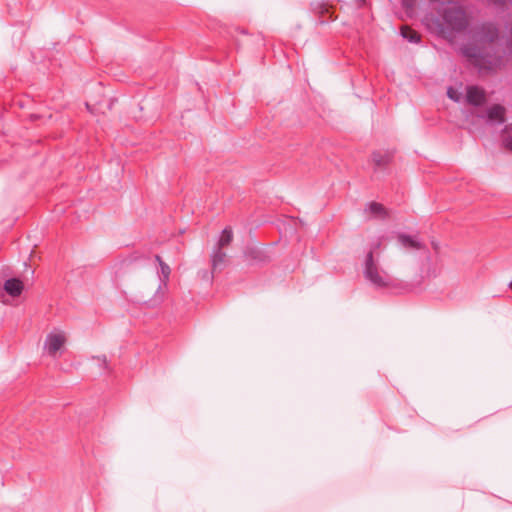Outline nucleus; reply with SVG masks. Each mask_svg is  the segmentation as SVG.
Masks as SVG:
<instances>
[{"mask_svg":"<svg viewBox=\"0 0 512 512\" xmlns=\"http://www.w3.org/2000/svg\"><path fill=\"white\" fill-rule=\"evenodd\" d=\"M233 241V230L230 226L225 227L222 230L220 238L214 247H219V249H223L231 244Z\"/></svg>","mask_w":512,"mask_h":512,"instance_id":"nucleus-13","label":"nucleus"},{"mask_svg":"<svg viewBox=\"0 0 512 512\" xmlns=\"http://www.w3.org/2000/svg\"><path fill=\"white\" fill-rule=\"evenodd\" d=\"M244 261L250 266H263L271 261L266 250L258 245H248L243 251Z\"/></svg>","mask_w":512,"mask_h":512,"instance_id":"nucleus-4","label":"nucleus"},{"mask_svg":"<svg viewBox=\"0 0 512 512\" xmlns=\"http://www.w3.org/2000/svg\"><path fill=\"white\" fill-rule=\"evenodd\" d=\"M482 34L489 43H493L499 37V31L493 24H484L481 28Z\"/></svg>","mask_w":512,"mask_h":512,"instance_id":"nucleus-14","label":"nucleus"},{"mask_svg":"<svg viewBox=\"0 0 512 512\" xmlns=\"http://www.w3.org/2000/svg\"><path fill=\"white\" fill-rule=\"evenodd\" d=\"M509 288L512 290V281L509 283Z\"/></svg>","mask_w":512,"mask_h":512,"instance_id":"nucleus-25","label":"nucleus"},{"mask_svg":"<svg viewBox=\"0 0 512 512\" xmlns=\"http://www.w3.org/2000/svg\"><path fill=\"white\" fill-rule=\"evenodd\" d=\"M94 359H97L98 361H101V365L103 366L104 369H109V365H108V362H107V358L105 355L103 356H95L93 357Z\"/></svg>","mask_w":512,"mask_h":512,"instance_id":"nucleus-23","label":"nucleus"},{"mask_svg":"<svg viewBox=\"0 0 512 512\" xmlns=\"http://www.w3.org/2000/svg\"><path fill=\"white\" fill-rule=\"evenodd\" d=\"M66 337L63 333H49L44 342V348L51 357H55L57 352L63 347Z\"/></svg>","mask_w":512,"mask_h":512,"instance_id":"nucleus-5","label":"nucleus"},{"mask_svg":"<svg viewBox=\"0 0 512 512\" xmlns=\"http://www.w3.org/2000/svg\"><path fill=\"white\" fill-rule=\"evenodd\" d=\"M461 54L467 59L468 63L481 71H491L495 64L494 55L485 47L468 44L461 49Z\"/></svg>","mask_w":512,"mask_h":512,"instance_id":"nucleus-3","label":"nucleus"},{"mask_svg":"<svg viewBox=\"0 0 512 512\" xmlns=\"http://www.w3.org/2000/svg\"><path fill=\"white\" fill-rule=\"evenodd\" d=\"M441 18L443 24L441 25V32L446 33H461L465 31L469 25V20L465 9L457 4L448 6L442 10Z\"/></svg>","mask_w":512,"mask_h":512,"instance_id":"nucleus-2","label":"nucleus"},{"mask_svg":"<svg viewBox=\"0 0 512 512\" xmlns=\"http://www.w3.org/2000/svg\"><path fill=\"white\" fill-rule=\"evenodd\" d=\"M148 260H149L148 255H146L144 253H140L138 251H135V252L131 253L130 255H128L125 259L122 260L121 266L124 269H129L131 266H133L137 262H146Z\"/></svg>","mask_w":512,"mask_h":512,"instance_id":"nucleus-12","label":"nucleus"},{"mask_svg":"<svg viewBox=\"0 0 512 512\" xmlns=\"http://www.w3.org/2000/svg\"><path fill=\"white\" fill-rule=\"evenodd\" d=\"M466 101L472 106H481L486 101L485 91L478 86H468L466 92Z\"/></svg>","mask_w":512,"mask_h":512,"instance_id":"nucleus-8","label":"nucleus"},{"mask_svg":"<svg viewBox=\"0 0 512 512\" xmlns=\"http://www.w3.org/2000/svg\"><path fill=\"white\" fill-rule=\"evenodd\" d=\"M394 158L393 150H375L371 153V160L374 164V170L385 169L390 165Z\"/></svg>","mask_w":512,"mask_h":512,"instance_id":"nucleus-6","label":"nucleus"},{"mask_svg":"<svg viewBox=\"0 0 512 512\" xmlns=\"http://www.w3.org/2000/svg\"><path fill=\"white\" fill-rule=\"evenodd\" d=\"M503 144L506 149L512 151V136L504 137Z\"/></svg>","mask_w":512,"mask_h":512,"instance_id":"nucleus-22","label":"nucleus"},{"mask_svg":"<svg viewBox=\"0 0 512 512\" xmlns=\"http://www.w3.org/2000/svg\"><path fill=\"white\" fill-rule=\"evenodd\" d=\"M160 266V271H161V283L166 286L167 285V282L169 281V277H170V274H171V269L169 267V265L165 262H161V264H159Z\"/></svg>","mask_w":512,"mask_h":512,"instance_id":"nucleus-17","label":"nucleus"},{"mask_svg":"<svg viewBox=\"0 0 512 512\" xmlns=\"http://www.w3.org/2000/svg\"><path fill=\"white\" fill-rule=\"evenodd\" d=\"M487 119L492 122L504 123L505 121V108L500 104H494L488 108Z\"/></svg>","mask_w":512,"mask_h":512,"instance_id":"nucleus-11","label":"nucleus"},{"mask_svg":"<svg viewBox=\"0 0 512 512\" xmlns=\"http://www.w3.org/2000/svg\"><path fill=\"white\" fill-rule=\"evenodd\" d=\"M447 96L455 102H459L461 99V94L453 87L447 89Z\"/></svg>","mask_w":512,"mask_h":512,"instance_id":"nucleus-20","label":"nucleus"},{"mask_svg":"<svg viewBox=\"0 0 512 512\" xmlns=\"http://www.w3.org/2000/svg\"><path fill=\"white\" fill-rule=\"evenodd\" d=\"M229 259L226 252L219 247H214L210 255V264L213 272H221L228 265Z\"/></svg>","mask_w":512,"mask_h":512,"instance_id":"nucleus-7","label":"nucleus"},{"mask_svg":"<svg viewBox=\"0 0 512 512\" xmlns=\"http://www.w3.org/2000/svg\"><path fill=\"white\" fill-rule=\"evenodd\" d=\"M216 272H213V270L211 269L210 271L208 270H201L198 272V277L202 280V281H205L207 282L208 284H212L213 282V279H214V274Z\"/></svg>","mask_w":512,"mask_h":512,"instance_id":"nucleus-19","label":"nucleus"},{"mask_svg":"<svg viewBox=\"0 0 512 512\" xmlns=\"http://www.w3.org/2000/svg\"><path fill=\"white\" fill-rule=\"evenodd\" d=\"M24 288L23 282L18 278H10L4 283V290L12 297H18Z\"/></svg>","mask_w":512,"mask_h":512,"instance_id":"nucleus-10","label":"nucleus"},{"mask_svg":"<svg viewBox=\"0 0 512 512\" xmlns=\"http://www.w3.org/2000/svg\"><path fill=\"white\" fill-rule=\"evenodd\" d=\"M368 206L370 212L379 218L385 219L389 216L388 210L381 203L370 202Z\"/></svg>","mask_w":512,"mask_h":512,"instance_id":"nucleus-16","label":"nucleus"},{"mask_svg":"<svg viewBox=\"0 0 512 512\" xmlns=\"http://www.w3.org/2000/svg\"><path fill=\"white\" fill-rule=\"evenodd\" d=\"M396 238L398 243L406 250H421L424 247L416 237L405 233H398Z\"/></svg>","mask_w":512,"mask_h":512,"instance_id":"nucleus-9","label":"nucleus"},{"mask_svg":"<svg viewBox=\"0 0 512 512\" xmlns=\"http://www.w3.org/2000/svg\"><path fill=\"white\" fill-rule=\"evenodd\" d=\"M403 8L406 10H413L416 5V0H401Z\"/></svg>","mask_w":512,"mask_h":512,"instance_id":"nucleus-21","label":"nucleus"},{"mask_svg":"<svg viewBox=\"0 0 512 512\" xmlns=\"http://www.w3.org/2000/svg\"><path fill=\"white\" fill-rule=\"evenodd\" d=\"M154 258L158 262V264H161V262H164L159 255H155Z\"/></svg>","mask_w":512,"mask_h":512,"instance_id":"nucleus-24","label":"nucleus"},{"mask_svg":"<svg viewBox=\"0 0 512 512\" xmlns=\"http://www.w3.org/2000/svg\"><path fill=\"white\" fill-rule=\"evenodd\" d=\"M312 10L321 16L330 13V7L327 4L321 2L312 3Z\"/></svg>","mask_w":512,"mask_h":512,"instance_id":"nucleus-18","label":"nucleus"},{"mask_svg":"<svg viewBox=\"0 0 512 512\" xmlns=\"http://www.w3.org/2000/svg\"><path fill=\"white\" fill-rule=\"evenodd\" d=\"M400 33L401 36L410 43H419L421 41V35L407 25L400 28Z\"/></svg>","mask_w":512,"mask_h":512,"instance_id":"nucleus-15","label":"nucleus"},{"mask_svg":"<svg viewBox=\"0 0 512 512\" xmlns=\"http://www.w3.org/2000/svg\"><path fill=\"white\" fill-rule=\"evenodd\" d=\"M364 277L373 286L379 289H389L395 293H407L414 289V285L391 277L387 272L381 270L374 261V252L371 249L365 259L363 271Z\"/></svg>","mask_w":512,"mask_h":512,"instance_id":"nucleus-1","label":"nucleus"}]
</instances>
